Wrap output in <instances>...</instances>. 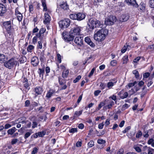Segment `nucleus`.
<instances>
[{"instance_id":"nucleus-1","label":"nucleus","mask_w":154,"mask_h":154,"mask_svg":"<svg viewBox=\"0 0 154 154\" xmlns=\"http://www.w3.org/2000/svg\"><path fill=\"white\" fill-rule=\"evenodd\" d=\"M107 34V30L104 29H101L98 31L94 35V39L98 42L104 40Z\"/></svg>"},{"instance_id":"nucleus-2","label":"nucleus","mask_w":154,"mask_h":154,"mask_svg":"<svg viewBox=\"0 0 154 154\" xmlns=\"http://www.w3.org/2000/svg\"><path fill=\"white\" fill-rule=\"evenodd\" d=\"M88 24L90 28L92 29L96 27L102 28L103 26L101 21L93 18H91L88 20Z\"/></svg>"},{"instance_id":"nucleus-3","label":"nucleus","mask_w":154,"mask_h":154,"mask_svg":"<svg viewBox=\"0 0 154 154\" xmlns=\"http://www.w3.org/2000/svg\"><path fill=\"white\" fill-rule=\"evenodd\" d=\"M18 64V62L16 59L11 58L8 61L5 62L4 63V66L7 68L11 69Z\"/></svg>"},{"instance_id":"nucleus-4","label":"nucleus","mask_w":154,"mask_h":154,"mask_svg":"<svg viewBox=\"0 0 154 154\" xmlns=\"http://www.w3.org/2000/svg\"><path fill=\"white\" fill-rule=\"evenodd\" d=\"M70 20L68 18H65L63 20L60 21L59 24L60 27L62 29L67 28L70 25Z\"/></svg>"},{"instance_id":"nucleus-5","label":"nucleus","mask_w":154,"mask_h":154,"mask_svg":"<svg viewBox=\"0 0 154 154\" xmlns=\"http://www.w3.org/2000/svg\"><path fill=\"white\" fill-rule=\"evenodd\" d=\"M82 29V28L79 26H76L72 28L70 31V34L74 35H79L81 34V32Z\"/></svg>"},{"instance_id":"nucleus-6","label":"nucleus","mask_w":154,"mask_h":154,"mask_svg":"<svg viewBox=\"0 0 154 154\" xmlns=\"http://www.w3.org/2000/svg\"><path fill=\"white\" fill-rule=\"evenodd\" d=\"M116 18L115 16H110L106 20L105 23L106 25H112L116 21Z\"/></svg>"},{"instance_id":"nucleus-7","label":"nucleus","mask_w":154,"mask_h":154,"mask_svg":"<svg viewBox=\"0 0 154 154\" xmlns=\"http://www.w3.org/2000/svg\"><path fill=\"white\" fill-rule=\"evenodd\" d=\"M62 35L64 40L67 42L72 41L74 39V36L70 33V34L69 35L66 32H63Z\"/></svg>"},{"instance_id":"nucleus-8","label":"nucleus","mask_w":154,"mask_h":154,"mask_svg":"<svg viewBox=\"0 0 154 154\" xmlns=\"http://www.w3.org/2000/svg\"><path fill=\"white\" fill-rule=\"evenodd\" d=\"M3 26L8 32H9L11 29V21L5 22L3 23Z\"/></svg>"},{"instance_id":"nucleus-9","label":"nucleus","mask_w":154,"mask_h":154,"mask_svg":"<svg viewBox=\"0 0 154 154\" xmlns=\"http://www.w3.org/2000/svg\"><path fill=\"white\" fill-rule=\"evenodd\" d=\"M83 39V38L82 36L76 37L75 39V42L77 45L80 46L82 44Z\"/></svg>"},{"instance_id":"nucleus-10","label":"nucleus","mask_w":154,"mask_h":154,"mask_svg":"<svg viewBox=\"0 0 154 154\" xmlns=\"http://www.w3.org/2000/svg\"><path fill=\"white\" fill-rule=\"evenodd\" d=\"M7 11L5 6L0 3V16H2Z\"/></svg>"},{"instance_id":"nucleus-11","label":"nucleus","mask_w":154,"mask_h":154,"mask_svg":"<svg viewBox=\"0 0 154 154\" xmlns=\"http://www.w3.org/2000/svg\"><path fill=\"white\" fill-rule=\"evenodd\" d=\"M38 58L35 56L33 57L31 59V63L34 66H36L39 63Z\"/></svg>"},{"instance_id":"nucleus-12","label":"nucleus","mask_w":154,"mask_h":154,"mask_svg":"<svg viewBox=\"0 0 154 154\" xmlns=\"http://www.w3.org/2000/svg\"><path fill=\"white\" fill-rule=\"evenodd\" d=\"M51 17L48 12H46L45 14L44 20L43 22L45 24L49 23L51 20Z\"/></svg>"},{"instance_id":"nucleus-13","label":"nucleus","mask_w":154,"mask_h":154,"mask_svg":"<svg viewBox=\"0 0 154 154\" xmlns=\"http://www.w3.org/2000/svg\"><path fill=\"white\" fill-rule=\"evenodd\" d=\"M129 18V16L128 14L122 15L120 18V21L122 22L126 21Z\"/></svg>"},{"instance_id":"nucleus-14","label":"nucleus","mask_w":154,"mask_h":154,"mask_svg":"<svg viewBox=\"0 0 154 154\" xmlns=\"http://www.w3.org/2000/svg\"><path fill=\"white\" fill-rule=\"evenodd\" d=\"M126 2L129 5H132L135 7H137L138 6L135 0H126Z\"/></svg>"},{"instance_id":"nucleus-15","label":"nucleus","mask_w":154,"mask_h":154,"mask_svg":"<svg viewBox=\"0 0 154 154\" xmlns=\"http://www.w3.org/2000/svg\"><path fill=\"white\" fill-rule=\"evenodd\" d=\"M41 2L42 5L43 7V11L50 13L51 12V11L47 9L45 0H42Z\"/></svg>"},{"instance_id":"nucleus-16","label":"nucleus","mask_w":154,"mask_h":154,"mask_svg":"<svg viewBox=\"0 0 154 154\" xmlns=\"http://www.w3.org/2000/svg\"><path fill=\"white\" fill-rule=\"evenodd\" d=\"M85 14L82 13H79L77 14V20H81L85 19Z\"/></svg>"},{"instance_id":"nucleus-17","label":"nucleus","mask_w":154,"mask_h":154,"mask_svg":"<svg viewBox=\"0 0 154 154\" xmlns=\"http://www.w3.org/2000/svg\"><path fill=\"white\" fill-rule=\"evenodd\" d=\"M55 93V91L53 89H50L48 91L46 97L48 99H50L52 95Z\"/></svg>"},{"instance_id":"nucleus-18","label":"nucleus","mask_w":154,"mask_h":154,"mask_svg":"<svg viewBox=\"0 0 154 154\" xmlns=\"http://www.w3.org/2000/svg\"><path fill=\"white\" fill-rule=\"evenodd\" d=\"M85 41L91 47H94V44L92 42L90 38L88 37H87L85 38Z\"/></svg>"},{"instance_id":"nucleus-19","label":"nucleus","mask_w":154,"mask_h":154,"mask_svg":"<svg viewBox=\"0 0 154 154\" xmlns=\"http://www.w3.org/2000/svg\"><path fill=\"white\" fill-rule=\"evenodd\" d=\"M8 59V57L4 54H0V63H4Z\"/></svg>"},{"instance_id":"nucleus-20","label":"nucleus","mask_w":154,"mask_h":154,"mask_svg":"<svg viewBox=\"0 0 154 154\" xmlns=\"http://www.w3.org/2000/svg\"><path fill=\"white\" fill-rule=\"evenodd\" d=\"M35 91L36 95L40 94L43 91L42 88L41 87H37L35 88Z\"/></svg>"},{"instance_id":"nucleus-21","label":"nucleus","mask_w":154,"mask_h":154,"mask_svg":"<svg viewBox=\"0 0 154 154\" xmlns=\"http://www.w3.org/2000/svg\"><path fill=\"white\" fill-rule=\"evenodd\" d=\"M46 29L45 28H42L40 29L39 33L36 34L37 36L38 37H40L41 34L44 33Z\"/></svg>"},{"instance_id":"nucleus-22","label":"nucleus","mask_w":154,"mask_h":154,"mask_svg":"<svg viewBox=\"0 0 154 154\" xmlns=\"http://www.w3.org/2000/svg\"><path fill=\"white\" fill-rule=\"evenodd\" d=\"M17 129L15 127H13L12 128L9 129L8 131V133L9 134H12L16 131Z\"/></svg>"},{"instance_id":"nucleus-23","label":"nucleus","mask_w":154,"mask_h":154,"mask_svg":"<svg viewBox=\"0 0 154 154\" xmlns=\"http://www.w3.org/2000/svg\"><path fill=\"white\" fill-rule=\"evenodd\" d=\"M69 70L68 69H65L62 72V76L63 78H66L69 74Z\"/></svg>"},{"instance_id":"nucleus-24","label":"nucleus","mask_w":154,"mask_h":154,"mask_svg":"<svg viewBox=\"0 0 154 154\" xmlns=\"http://www.w3.org/2000/svg\"><path fill=\"white\" fill-rule=\"evenodd\" d=\"M122 63L123 64L127 63L128 61V56L127 55H126L123 57L122 58Z\"/></svg>"},{"instance_id":"nucleus-25","label":"nucleus","mask_w":154,"mask_h":154,"mask_svg":"<svg viewBox=\"0 0 154 154\" xmlns=\"http://www.w3.org/2000/svg\"><path fill=\"white\" fill-rule=\"evenodd\" d=\"M82 110L79 111H76L75 112L73 116L74 118L77 117L82 114Z\"/></svg>"},{"instance_id":"nucleus-26","label":"nucleus","mask_w":154,"mask_h":154,"mask_svg":"<svg viewBox=\"0 0 154 154\" xmlns=\"http://www.w3.org/2000/svg\"><path fill=\"white\" fill-rule=\"evenodd\" d=\"M116 82H109L107 84V87L109 89H110L114 85Z\"/></svg>"},{"instance_id":"nucleus-27","label":"nucleus","mask_w":154,"mask_h":154,"mask_svg":"<svg viewBox=\"0 0 154 154\" xmlns=\"http://www.w3.org/2000/svg\"><path fill=\"white\" fill-rule=\"evenodd\" d=\"M70 18L73 20H77V14H73L69 15Z\"/></svg>"},{"instance_id":"nucleus-28","label":"nucleus","mask_w":154,"mask_h":154,"mask_svg":"<svg viewBox=\"0 0 154 154\" xmlns=\"http://www.w3.org/2000/svg\"><path fill=\"white\" fill-rule=\"evenodd\" d=\"M130 47L129 45H124L122 49L121 50V52L122 53H125L127 48L129 49V48Z\"/></svg>"},{"instance_id":"nucleus-29","label":"nucleus","mask_w":154,"mask_h":154,"mask_svg":"<svg viewBox=\"0 0 154 154\" xmlns=\"http://www.w3.org/2000/svg\"><path fill=\"white\" fill-rule=\"evenodd\" d=\"M34 47L32 45H29L27 48V50L28 52H31L32 50L34 49Z\"/></svg>"},{"instance_id":"nucleus-30","label":"nucleus","mask_w":154,"mask_h":154,"mask_svg":"<svg viewBox=\"0 0 154 154\" xmlns=\"http://www.w3.org/2000/svg\"><path fill=\"white\" fill-rule=\"evenodd\" d=\"M139 7L141 10L143 11L145 8V5L143 2H142L140 3Z\"/></svg>"},{"instance_id":"nucleus-31","label":"nucleus","mask_w":154,"mask_h":154,"mask_svg":"<svg viewBox=\"0 0 154 154\" xmlns=\"http://www.w3.org/2000/svg\"><path fill=\"white\" fill-rule=\"evenodd\" d=\"M39 59L41 62H44L45 60V57L43 53H42L41 54Z\"/></svg>"},{"instance_id":"nucleus-32","label":"nucleus","mask_w":154,"mask_h":154,"mask_svg":"<svg viewBox=\"0 0 154 154\" xmlns=\"http://www.w3.org/2000/svg\"><path fill=\"white\" fill-rule=\"evenodd\" d=\"M30 132H26L24 135V137L25 139H26L28 138L31 134L32 133L31 130H29Z\"/></svg>"},{"instance_id":"nucleus-33","label":"nucleus","mask_w":154,"mask_h":154,"mask_svg":"<svg viewBox=\"0 0 154 154\" xmlns=\"http://www.w3.org/2000/svg\"><path fill=\"white\" fill-rule=\"evenodd\" d=\"M16 16L17 19L19 21H20L22 20L23 18V16L21 13L17 15Z\"/></svg>"},{"instance_id":"nucleus-34","label":"nucleus","mask_w":154,"mask_h":154,"mask_svg":"<svg viewBox=\"0 0 154 154\" xmlns=\"http://www.w3.org/2000/svg\"><path fill=\"white\" fill-rule=\"evenodd\" d=\"M104 105V103L103 102H101L98 105V108H97L96 109V111H97L99 110Z\"/></svg>"},{"instance_id":"nucleus-35","label":"nucleus","mask_w":154,"mask_h":154,"mask_svg":"<svg viewBox=\"0 0 154 154\" xmlns=\"http://www.w3.org/2000/svg\"><path fill=\"white\" fill-rule=\"evenodd\" d=\"M114 104V101H111L109 102V104L107 106L108 109L111 108V107Z\"/></svg>"},{"instance_id":"nucleus-36","label":"nucleus","mask_w":154,"mask_h":154,"mask_svg":"<svg viewBox=\"0 0 154 154\" xmlns=\"http://www.w3.org/2000/svg\"><path fill=\"white\" fill-rule=\"evenodd\" d=\"M142 135V133L141 131H139L136 134V137L138 138L140 137Z\"/></svg>"},{"instance_id":"nucleus-37","label":"nucleus","mask_w":154,"mask_h":154,"mask_svg":"<svg viewBox=\"0 0 154 154\" xmlns=\"http://www.w3.org/2000/svg\"><path fill=\"white\" fill-rule=\"evenodd\" d=\"M61 56L60 54H57V61L59 62V63H60L61 62Z\"/></svg>"},{"instance_id":"nucleus-38","label":"nucleus","mask_w":154,"mask_h":154,"mask_svg":"<svg viewBox=\"0 0 154 154\" xmlns=\"http://www.w3.org/2000/svg\"><path fill=\"white\" fill-rule=\"evenodd\" d=\"M133 73L135 75L136 78H138L139 76L138 71L136 70H134L133 71Z\"/></svg>"},{"instance_id":"nucleus-39","label":"nucleus","mask_w":154,"mask_h":154,"mask_svg":"<svg viewBox=\"0 0 154 154\" xmlns=\"http://www.w3.org/2000/svg\"><path fill=\"white\" fill-rule=\"evenodd\" d=\"M60 7L64 10L68 8V6L66 3L60 5Z\"/></svg>"},{"instance_id":"nucleus-40","label":"nucleus","mask_w":154,"mask_h":154,"mask_svg":"<svg viewBox=\"0 0 154 154\" xmlns=\"http://www.w3.org/2000/svg\"><path fill=\"white\" fill-rule=\"evenodd\" d=\"M81 76L80 75H78L76 78L74 79L73 82L74 83H76L78 82V81L81 79Z\"/></svg>"},{"instance_id":"nucleus-41","label":"nucleus","mask_w":154,"mask_h":154,"mask_svg":"<svg viewBox=\"0 0 154 154\" xmlns=\"http://www.w3.org/2000/svg\"><path fill=\"white\" fill-rule=\"evenodd\" d=\"M154 154V149L152 148L148 149V154Z\"/></svg>"},{"instance_id":"nucleus-42","label":"nucleus","mask_w":154,"mask_h":154,"mask_svg":"<svg viewBox=\"0 0 154 154\" xmlns=\"http://www.w3.org/2000/svg\"><path fill=\"white\" fill-rule=\"evenodd\" d=\"M149 4L150 7L154 8V0H149Z\"/></svg>"},{"instance_id":"nucleus-43","label":"nucleus","mask_w":154,"mask_h":154,"mask_svg":"<svg viewBox=\"0 0 154 154\" xmlns=\"http://www.w3.org/2000/svg\"><path fill=\"white\" fill-rule=\"evenodd\" d=\"M29 11L30 12L32 11L33 10V7L31 4H29Z\"/></svg>"},{"instance_id":"nucleus-44","label":"nucleus","mask_w":154,"mask_h":154,"mask_svg":"<svg viewBox=\"0 0 154 154\" xmlns=\"http://www.w3.org/2000/svg\"><path fill=\"white\" fill-rule=\"evenodd\" d=\"M97 142L99 144H103L105 143V141L102 139H100L97 140Z\"/></svg>"},{"instance_id":"nucleus-45","label":"nucleus","mask_w":154,"mask_h":154,"mask_svg":"<svg viewBox=\"0 0 154 154\" xmlns=\"http://www.w3.org/2000/svg\"><path fill=\"white\" fill-rule=\"evenodd\" d=\"M128 94L127 92H125L123 95L122 96H120L121 98L124 99L126 98L128 96Z\"/></svg>"},{"instance_id":"nucleus-46","label":"nucleus","mask_w":154,"mask_h":154,"mask_svg":"<svg viewBox=\"0 0 154 154\" xmlns=\"http://www.w3.org/2000/svg\"><path fill=\"white\" fill-rule=\"evenodd\" d=\"M137 83V82L136 81L134 82L133 83H129L128 85V86L129 87H133Z\"/></svg>"},{"instance_id":"nucleus-47","label":"nucleus","mask_w":154,"mask_h":154,"mask_svg":"<svg viewBox=\"0 0 154 154\" xmlns=\"http://www.w3.org/2000/svg\"><path fill=\"white\" fill-rule=\"evenodd\" d=\"M134 148L137 152H141V149L139 147L137 146H134Z\"/></svg>"},{"instance_id":"nucleus-48","label":"nucleus","mask_w":154,"mask_h":154,"mask_svg":"<svg viewBox=\"0 0 154 154\" xmlns=\"http://www.w3.org/2000/svg\"><path fill=\"white\" fill-rule=\"evenodd\" d=\"M38 133V136L39 137H42L45 134V133L44 131L40 132Z\"/></svg>"},{"instance_id":"nucleus-49","label":"nucleus","mask_w":154,"mask_h":154,"mask_svg":"<svg viewBox=\"0 0 154 154\" xmlns=\"http://www.w3.org/2000/svg\"><path fill=\"white\" fill-rule=\"evenodd\" d=\"M88 144L89 147H92L94 145V142L93 141H91L88 143Z\"/></svg>"},{"instance_id":"nucleus-50","label":"nucleus","mask_w":154,"mask_h":154,"mask_svg":"<svg viewBox=\"0 0 154 154\" xmlns=\"http://www.w3.org/2000/svg\"><path fill=\"white\" fill-rule=\"evenodd\" d=\"M69 132L71 133H74L77 131L76 128H72L69 130Z\"/></svg>"},{"instance_id":"nucleus-51","label":"nucleus","mask_w":154,"mask_h":154,"mask_svg":"<svg viewBox=\"0 0 154 154\" xmlns=\"http://www.w3.org/2000/svg\"><path fill=\"white\" fill-rule=\"evenodd\" d=\"M39 72L38 73L39 75L41 76V75L42 76L43 75L44 73V70L43 69H39Z\"/></svg>"},{"instance_id":"nucleus-52","label":"nucleus","mask_w":154,"mask_h":154,"mask_svg":"<svg viewBox=\"0 0 154 154\" xmlns=\"http://www.w3.org/2000/svg\"><path fill=\"white\" fill-rule=\"evenodd\" d=\"M117 63L116 61L115 60H112L110 62V65L112 66H115Z\"/></svg>"},{"instance_id":"nucleus-53","label":"nucleus","mask_w":154,"mask_h":154,"mask_svg":"<svg viewBox=\"0 0 154 154\" xmlns=\"http://www.w3.org/2000/svg\"><path fill=\"white\" fill-rule=\"evenodd\" d=\"M131 129V127L130 126H128L126 127L125 130L122 131V133H125L127 131H128Z\"/></svg>"},{"instance_id":"nucleus-54","label":"nucleus","mask_w":154,"mask_h":154,"mask_svg":"<svg viewBox=\"0 0 154 154\" xmlns=\"http://www.w3.org/2000/svg\"><path fill=\"white\" fill-rule=\"evenodd\" d=\"M38 150V149L36 147H34L33 149V150L31 154H35L36 153Z\"/></svg>"},{"instance_id":"nucleus-55","label":"nucleus","mask_w":154,"mask_h":154,"mask_svg":"<svg viewBox=\"0 0 154 154\" xmlns=\"http://www.w3.org/2000/svg\"><path fill=\"white\" fill-rule=\"evenodd\" d=\"M95 70V69L94 68H93L91 70V71L90 73L88 75V77H91L94 74V72Z\"/></svg>"},{"instance_id":"nucleus-56","label":"nucleus","mask_w":154,"mask_h":154,"mask_svg":"<svg viewBox=\"0 0 154 154\" xmlns=\"http://www.w3.org/2000/svg\"><path fill=\"white\" fill-rule=\"evenodd\" d=\"M140 59V57H138L134 59L133 62L134 63H137Z\"/></svg>"},{"instance_id":"nucleus-57","label":"nucleus","mask_w":154,"mask_h":154,"mask_svg":"<svg viewBox=\"0 0 154 154\" xmlns=\"http://www.w3.org/2000/svg\"><path fill=\"white\" fill-rule=\"evenodd\" d=\"M37 35H36V36H35L32 39V42L33 44H35L37 41Z\"/></svg>"},{"instance_id":"nucleus-58","label":"nucleus","mask_w":154,"mask_h":154,"mask_svg":"<svg viewBox=\"0 0 154 154\" xmlns=\"http://www.w3.org/2000/svg\"><path fill=\"white\" fill-rule=\"evenodd\" d=\"M100 86V89L101 90H103L104 89L105 87V85L103 83H101Z\"/></svg>"},{"instance_id":"nucleus-59","label":"nucleus","mask_w":154,"mask_h":154,"mask_svg":"<svg viewBox=\"0 0 154 154\" xmlns=\"http://www.w3.org/2000/svg\"><path fill=\"white\" fill-rule=\"evenodd\" d=\"M18 139H13L11 141V143L12 145L16 144L18 141Z\"/></svg>"},{"instance_id":"nucleus-60","label":"nucleus","mask_w":154,"mask_h":154,"mask_svg":"<svg viewBox=\"0 0 154 154\" xmlns=\"http://www.w3.org/2000/svg\"><path fill=\"white\" fill-rule=\"evenodd\" d=\"M101 92V91L99 90L95 91L94 92V94L95 96H97Z\"/></svg>"},{"instance_id":"nucleus-61","label":"nucleus","mask_w":154,"mask_h":154,"mask_svg":"<svg viewBox=\"0 0 154 154\" xmlns=\"http://www.w3.org/2000/svg\"><path fill=\"white\" fill-rule=\"evenodd\" d=\"M104 125L103 124V122L99 124L98 126V128L100 129H102L103 128Z\"/></svg>"},{"instance_id":"nucleus-62","label":"nucleus","mask_w":154,"mask_h":154,"mask_svg":"<svg viewBox=\"0 0 154 154\" xmlns=\"http://www.w3.org/2000/svg\"><path fill=\"white\" fill-rule=\"evenodd\" d=\"M38 45L37 46L38 48L41 49L42 48V44L41 41H38Z\"/></svg>"},{"instance_id":"nucleus-63","label":"nucleus","mask_w":154,"mask_h":154,"mask_svg":"<svg viewBox=\"0 0 154 154\" xmlns=\"http://www.w3.org/2000/svg\"><path fill=\"white\" fill-rule=\"evenodd\" d=\"M154 140L153 139L151 138L149 139L148 142V143L149 144H151L152 146V144L154 143Z\"/></svg>"},{"instance_id":"nucleus-64","label":"nucleus","mask_w":154,"mask_h":154,"mask_svg":"<svg viewBox=\"0 0 154 154\" xmlns=\"http://www.w3.org/2000/svg\"><path fill=\"white\" fill-rule=\"evenodd\" d=\"M129 106V105L127 103H125L122 106L123 109H125L128 108Z\"/></svg>"}]
</instances>
